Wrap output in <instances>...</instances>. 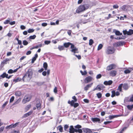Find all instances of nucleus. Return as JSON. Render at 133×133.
I'll list each match as a JSON object with an SVG mask.
<instances>
[{
	"label": "nucleus",
	"mask_w": 133,
	"mask_h": 133,
	"mask_svg": "<svg viewBox=\"0 0 133 133\" xmlns=\"http://www.w3.org/2000/svg\"><path fill=\"white\" fill-rule=\"evenodd\" d=\"M33 74L32 70L31 69H28L22 78L23 82H29L32 77Z\"/></svg>",
	"instance_id": "1"
},
{
	"label": "nucleus",
	"mask_w": 133,
	"mask_h": 133,
	"mask_svg": "<svg viewBox=\"0 0 133 133\" xmlns=\"http://www.w3.org/2000/svg\"><path fill=\"white\" fill-rule=\"evenodd\" d=\"M71 45L70 48L71 49L70 51L71 52L74 54L78 53V49L76 47H75V45L70 42H67L64 43L63 44L64 47L66 48L68 47L70 45Z\"/></svg>",
	"instance_id": "2"
},
{
	"label": "nucleus",
	"mask_w": 133,
	"mask_h": 133,
	"mask_svg": "<svg viewBox=\"0 0 133 133\" xmlns=\"http://www.w3.org/2000/svg\"><path fill=\"white\" fill-rule=\"evenodd\" d=\"M89 7V5L88 4L81 5L79 6L77 9L76 10V12L79 13L81 12H83L88 9Z\"/></svg>",
	"instance_id": "3"
},
{
	"label": "nucleus",
	"mask_w": 133,
	"mask_h": 133,
	"mask_svg": "<svg viewBox=\"0 0 133 133\" xmlns=\"http://www.w3.org/2000/svg\"><path fill=\"white\" fill-rule=\"evenodd\" d=\"M114 48L112 46H108L107 47L106 53L108 54H112L114 53L115 51Z\"/></svg>",
	"instance_id": "4"
},
{
	"label": "nucleus",
	"mask_w": 133,
	"mask_h": 133,
	"mask_svg": "<svg viewBox=\"0 0 133 133\" xmlns=\"http://www.w3.org/2000/svg\"><path fill=\"white\" fill-rule=\"evenodd\" d=\"M123 34L124 35L127 34L128 35H130L133 34V30L130 29L128 31L125 30L123 31Z\"/></svg>",
	"instance_id": "5"
},
{
	"label": "nucleus",
	"mask_w": 133,
	"mask_h": 133,
	"mask_svg": "<svg viewBox=\"0 0 133 133\" xmlns=\"http://www.w3.org/2000/svg\"><path fill=\"white\" fill-rule=\"evenodd\" d=\"M116 67V65L114 64H111L107 66L106 70L108 71L111 70L112 69H115Z\"/></svg>",
	"instance_id": "6"
},
{
	"label": "nucleus",
	"mask_w": 133,
	"mask_h": 133,
	"mask_svg": "<svg viewBox=\"0 0 133 133\" xmlns=\"http://www.w3.org/2000/svg\"><path fill=\"white\" fill-rule=\"evenodd\" d=\"M31 98V97L28 95H26L24 97V99L23 101V103L25 104L29 102Z\"/></svg>",
	"instance_id": "7"
},
{
	"label": "nucleus",
	"mask_w": 133,
	"mask_h": 133,
	"mask_svg": "<svg viewBox=\"0 0 133 133\" xmlns=\"http://www.w3.org/2000/svg\"><path fill=\"white\" fill-rule=\"evenodd\" d=\"M92 78L90 76H88L86 77L84 80V82L87 83L91 82L92 80Z\"/></svg>",
	"instance_id": "8"
},
{
	"label": "nucleus",
	"mask_w": 133,
	"mask_h": 133,
	"mask_svg": "<svg viewBox=\"0 0 133 133\" xmlns=\"http://www.w3.org/2000/svg\"><path fill=\"white\" fill-rule=\"evenodd\" d=\"M82 130L84 133H92L91 130L88 128H83L82 129Z\"/></svg>",
	"instance_id": "9"
},
{
	"label": "nucleus",
	"mask_w": 133,
	"mask_h": 133,
	"mask_svg": "<svg viewBox=\"0 0 133 133\" xmlns=\"http://www.w3.org/2000/svg\"><path fill=\"white\" fill-rule=\"evenodd\" d=\"M18 122H17L14 124H12L9 126L6 127L5 128L6 129H10L11 128H14L18 125Z\"/></svg>",
	"instance_id": "10"
},
{
	"label": "nucleus",
	"mask_w": 133,
	"mask_h": 133,
	"mask_svg": "<svg viewBox=\"0 0 133 133\" xmlns=\"http://www.w3.org/2000/svg\"><path fill=\"white\" fill-rule=\"evenodd\" d=\"M10 60V59L8 58H6L1 63V67H3L5 64H6V62H7L9 61Z\"/></svg>",
	"instance_id": "11"
},
{
	"label": "nucleus",
	"mask_w": 133,
	"mask_h": 133,
	"mask_svg": "<svg viewBox=\"0 0 133 133\" xmlns=\"http://www.w3.org/2000/svg\"><path fill=\"white\" fill-rule=\"evenodd\" d=\"M117 74V71L115 70H112L110 71L109 73L110 75L112 77L115 76Z\"/></svg>",
	"instance_id": "12"
},
{
	"label": "nucleus",
	"mask_w": 133,
	"mask_h": 133,
	"mask_svg": "<svg viewBox=\"0 0 133 133\" xmlns=\"http://www.w3.org/2000/svg\"><path fill=\"white\" fill-rule=\"evenodd\" d=\"M97 86L99 91H101L105 87V86L103 84H99Z\"/></svg>",
	"instance_id": "13"
},
{
	"label": "nucleus",
	"mask_w": 133,
	"mask_h": 133,
	"mask_svg": "<svg viewBox=\"0 0 133 133\" xmlns=\"http://www.w3.org/2000/svg\"><path fill=\"white\" fill-rule=\"evenodd\" d=\"M113 82L111 80H109L108 81H105L104 83V84L105 85H110L112 84Z\"/></svg>",
	"instance_id": "14"
},
{
	"label": "nucleus",
	"mask_w": 133,
	"mask_h": 133,
	"mask_svg": "<svg viewBox=\"0 0 133 133\" xmlns=\"http://www.w3.org/2000/svg\"><path fill=\"white\" fill-rule=\"evenodd\" d=\"M92 121L94 122H98L99 123H100V119L99 118H92L91 119Z\"/></svg>",
	"instance_id": "15"
},
{
	"label": "nucleus",
	"mask_w": 133,
	"mask_h": 133,
	"mask_svg": "<svg viewBox=\"0 0 133 133\" xmlns=\"http://www.w3.org/2000/svg\"><path fill=\"white\" fill-rule=\"evenodd\" d=\"M32 111H31L28 112L22 116V118H24L28 117L32 113Z\"/></svg>",
	"instance_id": "16"
},
{
	"label": "nucleus",
	"mask_w": 133,
	"mask_h": 133,
	"mask_svg": "<svg viewBox=\"0 0 133 133\" xmlns=\"http://www.w3.org/2000/svg\"><path fill=\"white\" fill-rule=\"evenodd\" d=\"M7 76H8V74H6V72H4L2 75L0 76V79H1L2 78L7 77Z\"/></svg>",
	"instance_id": "17"
},
{
	"label": "nucleus",
	"mask_w": 133,
	"mask_h": 133,
	"mask_svg": "<svg viewBox=\"0 0 133 133\" xmlns=\"http://www.w3.org/2000/svg\"><path fill=\"white\" fill-rule=\"evenodd\" d=\"M93 83H92L90 84H89L84 87V90L85 91L87 90L90 88L91 87Z\"/></svg>",
	"instance_id": "18"
},
{
	"label": "nucleus",
	"mask_w": 133,
	"mask_h": 133,
	"mask_svg": "<svg viewBox=\"0 0 133 133\" xmlns=\"http://www.w3.org/2000/svg\"><path fill=\"white\" fill-rule=\"evenodd\" d=\"M114 32L115 33L116 35L117 36L121 35L122 34V33H120L119 31L115 29L114 30Z\"/></svg>",
	"instance_id": "19"
},
{
	"label": "nucleus",
	"mask_w": 133,
	"mask_h": 133,
	"mask_svg": "<svg viewBox=\"0 0 133 133\" xmlns=\"http://www.w3.org/2000/svg\"><path fill=\"white\" fill-rule=\"evenodd\" d=\"M123 84L122 83L119 84L117 89V90L119 92H122V88L123 87Z\"/></svg>",
	"instance_id": "20"
},
{
	"label": "nucleus",
	"mask_w": 133,
	"mask_h": 133,
	"mask_svg": "<svg viewBox=\"0 0 133 133\" xmlns=\"http://www.w3.org/2000/svg\"><path fill=\"white\" fill-rule=\"evenodd\" d=\"M69 130L70 133H74V128L72 125L70 126Z\"/></svg>",
	"instance_id": "21"
},
{
	"label": "nucleus",
	"mask_w": 133,
	"mask_h": 133,
	"mask_svg": "<svg viewBox=\"0 0 133 133\" xmlns=\"http://www.w3.org/2000/svg\"><path fill=\"white\" fill-rule=\"evenodd\" d=\"M75 132H78L79 133H82V129H75L74 128V133Z\"/></svg>",
	"instance_id": "22"
},
{
	"label": "nucleus",
	"mask_w": 133,
	"mask_h": 133,
	"mask_svg": "<svg viewBox=\"0 0 133 133\" xmlns=\"http://www.w3.org/2000/svg\"><path fill=\"white\" fill-rule=\"evenodd\" d=\"M123 88L125 90H127L128 89V86L127 84H123Z\"/></svg>",
	"instance_id": "23"
},
{
	"label": "nucleus",
	"mask_w": 133,
	"mask_h": 133,
	"mask_svg": "<svg viewBox=\"0 0 133 133\" xmlns=\"http://www.w3.org/2000/svg\"><path fill=\"white\" fill-rule=\"evenodd\" d=\"M21 92L20 91H17L15 92V94L16 96H19L21 95Z\"/></svg>",
	"instance_id": "24"
},
{
	"label": "nucleus",
	"mask_w": 133,
	"mask_h": 133,
	"mask_svg": "<svg viewBox=\"0 0 133 133\" xmlns=\"http://www.w3.org/2000/svg\"><path fill=\"white\" fill-rule=\"evenodd\" d=\"M127 108L129 110H131L133 108V104L132 105H128L127 106Z\"/></svg>",
	"instance_id": "25"
},
{
	"label": "nucleus",
	"mask_w": 133,
	"mask_h": 133,
	"mask_svg": "<svg viewBox=\"0 0 133 133\" xmlns=\"http://www.w3.org/2000/svg\"><path fill=\"white\" fill-rule=\"evenodd\" d=\"M58 49L60 51L63 50L64 49V46L59 45L58 47Z\"/></svg>",
	"instance_id": "26"
},
{
	"label": "nucleus",
	"mask_w": 133,
	"mask_h": 133,
	"mask_svg": "<svg viewBox=\"0 0 133 133\" xmlns=\"http://www.w3.org/2000/svg\"><path fill=\"white\" fill-rule=\"evenodd\" d=\"M118 116V115H110L109 117V118L110 119H111L113 118L117 117Z\"/></svg>",
	"instance_id": "27"
},
{
	"label": "nucleus",
	"mask_w": 133,
	"mask_h": 133,
	"mask_svg": "<svg viewBox=\"0 0 133 133\" xmlns=\"http://www.w3.org/2000/svg\"><path fill=\"white\" fill-rule=\"evenodd\" d=\"M21 80V79L19 78V77H18L16 78H15V79H14L13 81L14 82H17L19 81H20Z\"/></svg>",
	"instance_id": "28"
},
{
	"label": "nucleus",
	"mask_w": 133,
	"mask_h": 133,
	"mask_svg": "<svg viewBox=\"0 0 133 133\" xmlns=\"http://www.w3.org/2000/svg\"><path fill=\"white\" fill-rule=\"evenodd\" d=\"M43 67L44 68L45 70H47L48 67V65L46 62L44 63L43 65Z\"/></svg>",
	"instance_id": "29"
},
{
	"label": "nucleus",
	"mask_w": 133,
	"mask_h": 133,
	"mask_svg": "<svg viewBox=\"0 0 133 133\" xmlns=\"http://www.w3.org/2000/svg\"><path fill=\"white\" fill-rule=\"evenodd\" d=\"M36 106L38 110H40L41 109V104L40 103L37 104Z\"/></svg>",
	"instance_id": "30"
},
{
	"label": "nucleus",
	"mask_w": 133,
	"mask_h": 133,
	"mask_svg": "<svg viewBox=\"0 0 133 133\" xmlns=\"http://www.w3.org/2000/svg\"><path fill=\"white\" fill-rule=\"evenodd\" d=\"M111 92L112 95L111 96L112 97H113L116 95L115 90H112L111 91Z\"/></svg>",
	"instance_id": "31"
},
{
	"label": "nucleus",
	"mask_w": 133,
	"mask_h": 133,
	"mask_svg": "<svg viewBox=\"0 0 133 133\" xmlns=\"http://www.w3.org/2000/svg\"><path fill=\"white\" fill-rule=\"evenodd\" d=\"M31 105L29 104L25 108V110L27 111L31 107Z\"/></svg>",
	"instance_id": "32"
},
{
	"label": "nucleus",
	"mask_w": 133,
	"mask_h": 133,
	"mask_svg": "<svg viewBox=\"0 0 133 133\" xmlns=\"http://www.w3.org/2000/svg\"><path fill=\"white\" fill-rule=\"evenodd\" d=\"M21 98H19L16 102H15V103H14L13 105H15L18 104L21 101Z\"/></svg>",
	"instance_id": "33"
},
{
	"label": "nucleus",
	"mask_w": 133,
	"mask_h": 133,
	"mask_svg": "<svg viewBox=\"0 0 133 133\" xmlns=\"http://www.w3.org/2000/svg\"><path fill=\"white\" fill-rule=\"evenodd\" d=\"M96 95L98 98H100L102 97V95L100 92L97 93L96 94Z\"/></svg>",
	"instance_id": "34"
},
{
	"label": "nucleus",
	"mask_w": 133,
	"mask_h": 133,
	"mask_svg": "<svg viewBox=\"0 0 133 133\" xmlns=\"http://www.w3.org/2000/svg\"><path fill=\"white\" fill-rule=\"evenodd\" d=\"M103 46V45L102 44H99L97 50H100L102 48Z\"/></svg>",
	"instance_id": "35"
},
{
	"label": "nucleus",
	"mask_w": 133,
	"mask_h": 133,
	"mask_svg": "<svg viewBox=\"0 0 133 133\" xmlns=\"http://www.w3.org/2000/svg\"><path fill=\"white\" fill-rule=\"evenodd\" d=\"M34 30L32 29H29L28 30V32L29 33H31L34 32Z\"/></svg>",
	"instance_id": "36"
},
{
	"label": "nucleus",
	"mask_w": 133,
	"mask_h": 133,
	"mask_svg": "<svg viewBox=\"0 0 133 133\" xmlns=\"http://www.w3.org/2000/svg\"><path fill=\"white\" fill-rule=\"evenodd\" d=\"M124 43V42L120 41L119 42L117 43V45L119 46L123 45Z\"/></svg>",
	"instance_id": "37"
},
{
	"label": "nucleus",
	"mask_w": 133,
	"mask_h": 133,
	"mask_svg": "<svg viewBox=\"0 0 133 133\" xmlns=\"http://www.w3.org/2000/svg\"><path fill=\"white\" fill-rule=\"evenodd\" d=\"M80 72L83 75H85L87 74V72L86 71H84V72H83L81 70Z\"/></svg>",
	"instance_id": "38"
},
{
	"label": "nucleus",
	"mask_w": 133,
	"mask_h": 133,
	"mask_svg": "<svg viewBox=\"0 0 133 133\" xmlns=\"http://www.w3.org/2000/svg\"><path fill=\"white\" fill-rule=\"evenodd\" d=\"M36 37V36L35 35H34L33 36H31L29 37V38L31 39H34Z\"/></svg>",
	"instance_id": "39"
},
{
	"label": "nucleus",
	"mask_w": 133,
	"mask_h": 133,
	"mask_svg": "<svg viewBox=\"0 0 133 133\" xmlns=\"http://www.w3.org/2000/svg\"><path fill=\"white\" fill-rule=\"evenodd\" d=\"M93 41L92 39H91L89 41V44L90 45H92L93 43Z\"/></svg>",
	"instance_id": "40"
},
{
	"label": "nucleus",
	"mask_w": 133,
	"mask_h": 133,
	"mask_svg": "<svg viewBox=\"0 0 133 133\" xmlns=\"http://www.w3.org/2000/svg\"><path fill=\"white\" fill-rule=\"evenodd\" d=\"M59 130L61 132H62L63 131V128L61 125L58 126Z\"/></svg>",
	"instance_id": "41"
},
{
	"label": "nucleus",
	"mask_w": 133,
	"mask_h": 133,
	"mask_svg": "<svg viewBox=\"0 0 133 133\" xmlns=\"http://www.w3.org/2000/svg\"><path fill=\"white\" fill-rule=\"evenodd\" d=\"M102 75L100 74H99L97 75L96 78L97 79H99L100 78L102 77Z\"/></svg>",
	"instance_id": "42"
},
{
	"label": "nucleus",
	"mask_w": 133,
	"mask_h": 133,
	"mask_svg": "<svg viewBox=\"0 0 133 133\" xmlns=\"http://www.w3.org/2000/svg\"><path fill=\"white\" fill-rule=\"evenodd\" d=\"M23 43L24 45H26L28 44V42L26 40H24L23 41Z\"/></svg>",
	"instance_id": "43"
},
{
	"label": "nucleus",
	"mask_w": 133,
	"mask_h": 133,
	"mask_svg": "<svg viewBox=\"0 0 133 133\" xmlns=\"http://www.w3.org/2000/svg\"><path fill=\"white\" fill-rule=\"evenodd\" d=\"M81 126L80 125H77L75 127L76 129H80V128H81Z\"/></svg>",
	"instance_id": "44"
},
{
	"label": "nucleus",
	"mask_w": 133,
	"mask_h": 133,
	"mask_svg": "<svg viewBox=\"0 0 133 133\" xmlns=\"http://www.w3.org/2000/svg\"><path fill=\"white\" fill-rule=\"evenodd\" d=\"M74 55L76 56L78 59H80L81 58V57L80 55H77L75 54L74 53Z\"/></svg>",
	"instance_id": "45"
},
{
	"label": "nucleus",
	"mask_w": 133,
	"mask_h": 133,
	"mask_svg": "<svg viewBox=\"0 0 133 133\" xmlns=\"http://www.w3.org/2000/svg\"><path fill=\"white\" fill-rule=\"evenodd\" d=\"M14 97L13 96H12L10 98V103H11L14 100Z\"/></svg>",
	"instance_id": "46"
},
{
	"label": "nucleus",
	"mask_w": 133,
	"mask_h": 133,
	"mask_svg": "<svg viewBox=\"0 0 133 133\" xmlns=\"http://www.w3.org/2000/svg\"><path fill=\"white\" fill-rule=\"evenodd\" d=\"M11 133H19V131L18 130H14L12 131Z\"/></svg>",
	"instance_id": "47"
},
{
	"label": "nucleus",
	"mask_w": 133,
	"mask_h": 133,
	"mask_svg": "<svg viewBox=\"0 0 133 133\" xmlns=\"http://www.w3.org/2000/svg\"><path fill=\"white\" fill-rule=\"evenodd\" d=\"M130 72V71L128 69L124 71V73L126 74L129 73Z\"/></svg>",
	"instance_id": "48"
},
{
	"label": "nucleus",
	"mask_w": 133,
	"mask_h": 133,
	"mask_svg": "<svg viewBox=\"0 0 133 133\" xmlns=\"http://www.w3.org/2000/svg\"><path fill=\"white\" fill-rule=\"evenodd\" d=\"M69 127V126L67 125H65L64 126V129L65 131H67L66 129H68Z\"/></svg>",
	"instance_id": "49"
},
{
	"label": "nucleus",
	"mask_w": 133,
	"mask_h": 133,
	"mask_svg": "<svg viewBox=\"0 0 133 133\" xmlns=\"http://www.w3.org/2000/svg\"><path fill=\"white\" fill-rule=\"evenodd\" d=\"M115 39H124V38H123L122 37L120 36L119 37H117L116 38H114Z\"/></svg>",
	"instance_id": "50"
},
{
	"label": "nucleus",
	"mask_w": 133,
	"mask_h": 133,
	"mask_svg": "<svg viewBox=\"0 0 133 133\" xmlns=\"http://www.w3.org/2000/svg\"><path fill=\"white\" fill-rule=\"evenodd\" d=\"M126 5H123L121 7V8L124 11V10H125V9H126Z\"/></svg>",
	"instance_id": "51"
},
{
	"label": "nucleus",
	"mask_w": 133,
	"mask_h": 133,
	"mask_svg": "<svg viewBox=\"0 0 133 133\" xmlns=\"http://www.w3.org/2000/svg\"><path fill=\"white\" fill-rule=\"evenodd\" d=\"M36 58L34 57L32 59L31 63H34L35 61L36 60Z\"/></svg>",
	"instance_id": "52"
},
{
	"label": "nucleus",
	"mask_w": 133,
	"mask_h": 133,
	"mask_svg": "<svg viewBox=\"0 0 133 133\" xmlns=\"http://www.w3.org/2000/svg\"><path fill=\"white\" fill-rule=\"evenodd\" d=\"M8 103V101L4 103L3 104L2 106V107L3 108H4L5 106Z\"/></svg>",
	"instance_id": "53"
},
{
	"label": "nucleus",
	"mask_w": 133,
	"mask_h": 133,
	"mask_svg": "<svg viewBox=\"0 0 133 133\" xmlns=\"http://www.w3.org/2000/svg\"><path fill=\"white\" fill-rule=\"evenodd\" d=\"M50 43V41H44V43L46 44H48Z\"/></svg>",
	"instance_id": "54"
},
{
	"label": "nucleus",
	"mask_w": 133,
	"mask_h": 133,
	"mask_svg": "<svg viewBox=\"0 0 133 133\" xmlns=\"http://www.w3.org/2000/svg\"><path fill=\"white\" fill-rule=\"evenodd\" d=\"M10 21L9 20H5L4 22V24H7L9 23Z\"/></svg>",
	"instance_id": "55"
},
{
	"label": "nucleus",
	"mask_w": 133,
	"mask_h": 133,
	"mask_svg": "<svg viewBox=\"0 0 133 133\" xmlns=\"http://www.w3.org/2000/svg\"><path fill=\"white\" fill-rule=\"evenodd\" d=\"M20 28L22 30H24L25 29L26 27L22 25L21 26Z\"/></svg>",
	"instance_id": "56"
},
{
	"label": "nucleus",
	"mask_w": 133,
	"mask_h": 133,
	"mask_svg": "<svg viewBox=\"0 0 133 133\" xmlns=\"http://www.w3.org/2000/svg\"><path fill=\"white\" fill-rule=\"evenodd\" d=\"M112 122V121H107L104 122V124H105L106 125V124H108L110 123H111Z\"/></svg>",
	"instance_id": "57"
},
{
	"label": "nucleus",
	"mask_w": 133,
	"mask_h": 133,
	"mask_svg": "<svg viewBox=\"0 0 133 133\" xmlns=\"http://www.w3.org/2000/svg\"><path fill=\"white\" fill-rule=\"evenodd\" d=\"M79 105V104L77 103H75L74 105V108H75L77 107Z\"/></svg>",
	"instance_id": "58"
},
{
	"label": "nucleus",
	"mask_w": 133,
	"mask_h": 133,
	"mask_svg": "<svg viewBox=\"0 0 133 133\" xmlns=\"http://www.w3.org/2000/svg\"><path fill=\"white\" fill-rule=\"evenodd\" d=\"M13 72V70L11 69L9 70L8 71V73L9 74H12Z\"/></svg>",
	"instance_id": "59"
},
{
	"label": "nucleus",
	"mask_w": 133,
	"mask_h": 133,
	"mask_svg": "<svg viewBox=\"0 0 133 133\" xmlns=\"http://www.w3.org/2000/svg\"><path fill=\"white\" fill-rule=\"evenodd\" d=\"M113 7L115 9H117L118 8V6L117 4L114 5L113 6Z\"/></svg>",
	"instance_id": "60"
},
{
	"label": "nucleus",
	"mask_w": 133,
	"mask_h": 133,
	"mask_svg": "<svg viewBox=\"0 0 133 133\" xmlns=\"http://www.w3.org/2000/svg\"><path fill=\"white\" fill-rule=\"evenodd\" d=\"M75 101L74 100H72L71 101V106H73L74 104V102Z\"/></svg>",
	"instance_id": "61"
},
{
	"label": "nucleus",
	"mask_w": 133,
	"mask_h": 133,
	"mask_svg": "<svg viewBox=\"0 0 133 133\" xmlns=\"http://www.w3.org/2000/svg\"><path fill=\"white\" fill-rule=\"evenodd\" d=\"M4 128V127H2L0 128V132H2L3 131Z\"/></svg>",
	"instance_id": "62"
},
{
	"label": "nucleus",
	"mask_w": 133,
	"mask_h": 133,
	"mask_svg": "<svg viewBox=\"0 0 133 133\" xmlns=\"http://www.w3.org/2000/svg\"><path fill=\"white\" fill-rule=\"evenodd\" d=\"M54 91L55 93H57V88L56 87H55V88H54Z\"/></svg>",
	"instance_id": "63"
},
{
	"label": "nucleus",
	"mask_w": 133,
	"mask_h": 133,
	"mask_svg": "<svg viewBox=\"0 0 133 133\" xmlns=\"http://www.w3.org/2000/svg\"><path fill=\"white\" fill-rule=\"evenodd\" d=\"M129 101L131 102H133V95H132V96L130 97Z\"/></svg>",
	"instance_id": "64"
}]
</instances>
